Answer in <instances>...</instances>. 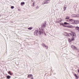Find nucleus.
I'll return each mask as SVG.
<instances>
[{"mask_svg":"<svg viewBox=\"0 0 79 79\" xmlns=\"http://www.w3.org/2000/svg\"><path fill=\"white\" fill-rule=\"evenodd\" d=\"M32 29V27H30L28 28V30H31Z\"/></svg>","mask_w":79,"mask_h":79,"instance_id":"nucleus-17","label":"nucleus"},{"mask_svg":"<svg viewBox=\"0 0 79 79\" xmlns=\"http://www.w3.org/2000/svg\"><path fill=\"white\" fill-rule=\"evenodd\" d=\"M78 73H79V69L78 70Z\"/></svg>","mask_w":79,"mask_h":79,"instance_id":"nucleus-32","label":"nucleus"},{"mask_svg":"<svg viewBox=\"0 0 79 79\" xmlns=\"http://www.w3.org/2000/svg\"><path fill=\"white\" fill-rule=\"evenodd\" d=\"M67 22H64V25H67Z\"/></svg>","mask_w":79,"mask_h":79,"instance_id":"nucleus-21","label":"nucleus"},{"mask_svg":"<svg viewBox=\"0 0 79 79\" xmlns=\"http://www.w3.org/2000/svg\"><path fill=\"white\" fill-rule=\"evenodd\" d=\"M67 22H69V20H67L66 21Z\"/></svg>","mask_w":79,"mask_h":79,"instance_id":"nucleus-29","label":"nucleus"},{"mask_svg":"<svg viewBox=\"0 0 79 79\" xmlns=\"http://www.w3.org/2000/svg\"><path fill=\"white\" fill-rule=\"evenodd\" d=\"M39 8V7L37 6V7H36V9H37V8Z\"/></svg>","mask_w":79,"mask_h":79,"instance_id":"nucleus-28","label":"nucleus"},{"mask_svg":"<svg viewBox=\"0 0 79 79\" xmlns=\"http://www.w3.org/2000/svg\"><path fill=\"white\" fill-rule=\"evenodd\" d=\"M60 26H61V25H63V26L64 27H66V26L64 25V23H60Z\"/></svg>","mask_w":79,"mask_h":79,"instance_id":"nucleus-9","label":"nucleus"},{"mask_svg":"<svg viewBox=\"0 0 79 79\" xmlns=\"http://www.w3.org/2000/svg\"><path fill=\"white\" fill-rule=\"evenodd\" d=\"M25 3L24 2H21L20 4L21 6H23V5H25Z\"/></svg>","mask_w":79,"mask_h":79,"instance_id":"nucleus-11","label":"nucleus"},{"mask_svg":"<svg viewBox=\"0 0 79 79\" xmlns=\"http://www.w3.org/2000/svg\"><path fill=\"white\" fill-rule=\"evenodd\" d=\"M50 2V1L48 0H46L43 2L44 4H47L48 3Z\"/></svg>","mask_w":79,"mask_h":79,"instance_id":"nucleus-5","label":"nucleus"},{"mask_svg":"<svg viewBox=\"0 0 79 79\" xmlns=\"http://www.w3.org/2000/svg\"><path fill=\"white\" fill-rule=\"evenodd\" d=\"M6 77L7 78V79H10L11 77V76H9V75H8V76H7Z\"/></svg>","mask_w":79,"mask_h":79,"instance_id":"nucleus-13","label":"nucleus"},{"mask_svg":"<svg viewBox=\"0 0 79 79\" xmlns=\"http://www.w3.org/2000/svg\"><path fill=\"white\" fill-rule=\"evenodd\" d=\"M75 29L76 30H77L79 32V27H75Z\"/></svg>","mask_w":79,"mask_h":79,"instance_id":"nucleus-12","label":"nucleus"},{"mask_svg":"<svg viewBox=\"0 0 79 79\" xmlns=\"http://www.w3.org/2000/svg\"><path fill=\"white\" fill-rule=\"evenodd\" d=\"M69 42H71V41H72V40L71 39L69 38Z\"/></svg>","mask_w":79,"mask_h":79,"instance_id":"nucleus-20","label":"nucleus"},{"mask_svg":"<svg viewBox=\"0 0 79 79\" xmlns=\"http://www.w3.org/2000/svg\"><path fill=\"white\" fill-rule=\"evenodd\" d=\"M42 45L43 46V47H45V46H46V45H45V44H42Z\"/></svg>","mask_w":79,"mask_h":79,"instance_id":"nucleus-16","label":"nucleus"},{"mask_svg":"<svg viewBox=\"0 0 79 79\" xmlns=\"http://www.w3.org/2000/svg\"><path fill=\"white\" fill-rule=\"evenodd\" d=\"M67 25H70V24L69 23H67Z\"/></svg>","mask_w":79,"mask_h":79,"instance_id":"nucleus-30","label":"nucleus"},{"mask_svg":"<svg viewBox=\"0 0 79 79\" xmlns=\"http://www.w3.org/2000/svg\"><path fill=\"white\" fill-rule=\"evenodd\" d=\"M1 16V15H0V17Z\"/></svg>","mask_w":79,"mask_h":79,"instance_id":"nucleus-33","label":"nucleus"},{"mask_svg":"<svg viewBox=\"0 0 79 79\" xmlns=\"http://www.w3.org/2000/svg\"><path fill=\"white\" fill-rule=\"evenodd\" d=\"M45 47H46V49H48V46H45Z\"/></svg>","mask_w":79,"mask_h":79,"instance_id":"nucleus-24","label":"nucleus"},{"mask_svg":"<svg viewBox=\"0 0 79 79\" xmlns=\"http://www.w3.org/2000/svg\"><path fill=\"white\" fill-rule=\"evenodd\" d=\"M71 40L72 41H73L74 40V38L73 37V38H72Z\"/></svg>","mask_w":79,"mask_h":79,"instance_id":"nucleus-22","label":"nucleus"},{"mask_svg":"<svg viewBox=\"0 0 79 79\" xmlns=\"http://www.w3.org/2000/svg\"><path fill=\"white\" fill-rule=\"evenodd\" d=\"M14 8V6H11V9H13V8Z\"/></svg>","mask_w":79,"mask_h":79,"instance_id":"nucleus-23","label":"nucleus"},{"mask_svg":"<svg viewBox=\"0 0 79 79\" xmlns=\"http://www.w3.org/2000/svg\"><path fill=\"white\" fill-rule=\"evenodd\" d=\"M47 25V22L45 21L44 23H43L41 26L42 27H45Z\"/></svg>","mask_w":79,"mask_h":79,"instance_id":"nucleus-3","label":"nucleus"},{"mask_svg":"<svg viewBox=\"0 0 79 79\" xmlns=\"http://www.w3.org/2000/svg\"><path fill=\"white\" fill-rule=\"evenodd\" d=\"M71 47L72 48H73V49H76L77 48L75 47V46L73 45H71Z\"/></svg>","mask_w":79,"mask_h":79,"instance_id":"nucleus-7","label":"nucleus"},{"mask_svg":"<svg viewBox=\"0 0 79 79\" xmlns=\"http://www.w3.org/2000/svg\"><path fill=\"white\" fill-rule=\"evenodd\" d=\"M70 34L71 36H72L73 37H76V33L73 31H71V33L69 34V35Z\"/></svg>","mask_w":79,"mask_h":79,"instance_id":"nucleus-2","label":"nucleus"},{"mask_svg":"<svg viewBox=\"0 0 79 79\" xmlns=\"http://www.w3.org/2000/svg\"><path fill=\"white\" fill-rule=\"evenodd\" d=\"M32 2V5L33 6H35V1H33L32 0H31Z\"/></svg>","mask_w":79,"mask_h":79,"instance_id":"nucleus-6","label":"nucleus"},{"mask_svg":"<svg viewBox=\"0 0 79 79\" xmlns=\"http://www.w3.org/2000/svg\"><path fill=\"white\" fill-rule=\"evenodd\" d=\"M11 76H12V73H11L10 74Z\"/></svg>","mask_w":79,"mask_h":79,"instance_id":"nucleus-31","label":"nucleus"},{"mask_svg":"<svg viewBox=\"0 0 79 79\" xmlns=\"http://www.w3.org/2000/svg\"><path fill=\"white\" fill-rule=\"evenodd\" d=\"M69 18H70L69 17L67 16L65 18V19H69Z\"/></svg>","mask_w":79,"mask_h":79,"instance_id":"nucleus-15","label":"nucleus"},{"mask_svg":"<svg viewBox=\"0 0 79 79\" xmlns=\"http://www.w3.org/2000/svg\"><path fill=\"white\" fill-rule=\"evenodd\" d=\"M76 77V78H78V79H79V77H78V76H77Z\"/></svg>","mask_w":79,"mask_h":79,"instance_id":"nucleus-27","label":"nucleus"},{"mask_svg":"<svg viewBox=\"0 0 79 79\" xmlns=\"http://www.w3.org/2000/svg\"><path fill=\"white\" fill-rule=\"evenodd\" d=\"M76 79H78V78H76Z\"/></svg>","mask_w":79,"mask_h":79,"instance_id":"nucleus-34","label":"nucleus"},{"mask_svg":"<svg viewBox=\"0 0 79 79\" xmlns=\"http://www.w3.org/2000/svg\"><path fill=\"white\" fill-rule=\"evenodd\" d=\"M68 27V28H73V27L72 26H71L70 25H68V26H66V27Z\"/></svg>","mask_w":79,"mask_h":79,"instance_id":"nucleus-8","label":"nucleus"},{"mask_svg":"<svg viewBox=\"0 0 79 79\" xmlns=\"http://www.w3.org/2000/svg\"><path fill=\"white\" fill-rule=\"evenodd\" d=\"M76 21V24H78L79 23V21L78 20H75Z\"/></svg>","mask_w":79,"mask_h":79,"instance_id":"nucleus-18","label":"nucleus"},{"mask_svg":"<svg viewBox=\"0 0 79 79\" xmlns=\"http://www.w3.org/2000/svg\"><path fill=\"white\" fill-rule=\"evenodd\" d=\"M62 21V19H59V22H57L58 23H60V22H61Z\"/></svg>","mask_w":79,"mask_h":79,"instance_id":"nucleus-14","label":"nucleus"},{"mask_svg":"<svg viewBox=\"0 0 79 79\" xmlns=\"http://www.w3.org/2000/svg\"><path fill=\"white\" fill-rule=\"evenodd\" d=\"M69 21H71L73 24H76V20H73V19H69Z\"/></svg>","mask_w":79,"mask_h":79,"instance_id":"nucleus-4","label":"nucleus"},{"mask_svg":"<svg viewBox=\"0 0 79 79\" xmlns=\"http://www.w3.org/2000/svg\"><path fill=\"white\" fill-rule=\"evenodd\" d=\"M69 33H65L64 34V35L65 36H68V35H70V34H69Z\"/></svg>","mask_w":79,"mask_h":79,"instance_id":"nucleus-10","label":"nucleus"},{"mask_svg":"<svg viewBox=\"0 0 79 79\" xmlns=\"http://www.w3.org/2000/svg\"><path fill=\"white\" fill-rule=\"evenodd\" d=\"M67 7L66 6H64V8L65 9L64 10H65L66 9V8Z\"/></svg>","mask_w":79,"mask_h":79,"instance_id":"nucleus-19","label":"nucleus"},{"mask_svg":"<svg viewBox=\"0 0 79 79\" xmlns=\"http://www.w3.org/2000/svg\"><path fill=\"white\" fill-rule=\"evenodd\" d=\"M8 74H10L11 73V72H10V71H9L8 72Z\"/></svg>","mask_w":79,"mask_h":79,"instance_id":"nucleus-26","label":"nucleus"},{"mask_svg":"<svg viewBox=\"0 0 79 79\" xmlns=\"http://www.w3.org/2000/svg\"><path fill=\"white\" fill-rule=\"evenodd\" d=\"M44 33V30L41 29H40L39 31H35L34 32V34H35L36 35H38V34H42Z\"/></svg>","mask_w":79,"mask_h":79,"instance_id":"nucleus-1","label":"nucleus"},{"mask_svg":"<svg viewBox=\"0 0 79 79\" xmlns=\"http://www.w3.org/2000/svg\"><path fill=\"white\" fill-rule=\"evenodd\" d=\"M74 76H75V77H76V76H77V74H74Z\"/></svg>","mask_w":79,"mask_h":79,"instance_id":"nucleus-25","label":"nucleus"}]
</instances>
